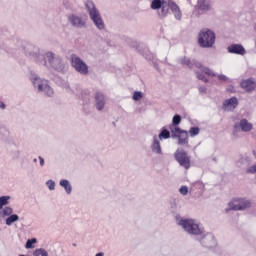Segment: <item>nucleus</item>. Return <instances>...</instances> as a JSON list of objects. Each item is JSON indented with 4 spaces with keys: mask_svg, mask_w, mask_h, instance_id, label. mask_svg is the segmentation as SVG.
Wrapping results in <instances>:
<instances>
[{
    "mask_svg": "<svg viewBox=\"0 0 256 256\" xmlns=\"http://www.w3.org/2000/svg\"><path fill=\"white\" fill-rule=\"evenodd\" d=\"M71 66L83 76L89 74V66L76 54L71 55Z\"/></svg>",
    "mask_w": 256,
    "mask_h": 256,
    "instance_id": "423d86ee",
    "label": "nucleus"
},
{
    "mask_svg": "<svg viewBox=\"0 0 256 256\" xmlns=\"http://www.w3.org/2000/svg\"><path fill=\"white\" fill-rule=\"evenodd\" d=\"M171 137V132L166 129V127H162V131H160V134H158V139H169Z\"/></svg>",
    "mask_w": 256,
    "mask_h": 256,
    "instance_id": "5701e85b",
    "label": "nucleus"
},
{
    "mask_svg": "<svg viewBox=\"0 0 256 256\" xmlns=\"http://www.w3.org/2000/svg\"><path fill=\"white\" fill-rule=\"evenodd\" d=\"M228 92H233L234 87L233 86H229V88L226 89Z\"/></svg>",
    "mask_w": 256,
    "mask_h": 256,
    "instance_id": "c03bdc74",
    "label": "nucleus"
},
{
    "mask_svg": "<svg viewBox=\"0 0 256 256\" xmlns=\"http://www.w3.org/2000/svg\"><path fill=\"white\" fill-rule=\"evenodd\" d=\"M1 131L8 133V131L5 128H1Z\"/></svg>",
    "mask_w": 256,
    "mask_h": 256,
    "instance_id": "09e8293b",
    "label": "nucleus"
},
{
    "mask_svg": "<svg viewBox=\"0 0 256 256\" xmlns=\"http://www.w3.org/2000/svg\"><path fill=\"white\" fill-rule=\"evenodd\" d=\"M73 246H77V245L74 243Z\"/></svg>",
    "mask_w": 256,
    "mask_h": 256,
    "instance_id": "864d4df0",
    "label": "nucleus"
},
{
    "mask_svg": "<svg viewBox=\"0 0 256 256\" xmlns=\"http://www.w3.org/2000/svg\"><path fill=\"white\" fill-rule=\"evenodd\" d=\"M19 220V216L17 214L9 215V217L6 219V225L11 226L14 222H17Z\"/></svg>",
    "mask_w": 256,
    "mask_h": 256,
    "instance_id": "393cba45",
    "label": "nucleus"
},
{
    "mask_svg": "<svg viewBox=\"0 0 256 256\" xmlns=\"http://www.w3.org/2000/svg\"><path fill=\"white\" fill-rule=\"evenodd\" d=\"M227 52L235 55H245L246 50L241 44H233L227 47Z\"/></svg>",
    "mask_w": 256,
    "mask_h": 256,
    "instance_id": "4468645a",
    "label": "nucleus"
},
{
    "mask_svg": "<svg viewBox=\"0 0 256 256\" xmlns=\"http://www.w3.org/2000/svg\"><path fill=\"white\" fill-rule=\"evenodd\" d=\"M13 213V209L11 207H5V209L3 210V214L5 216H11Z\"/></svg>",
    "mask_w": 256,
    "mask_h": 256,
    "instance_id": "72a5a7b5",
    "label": "nucleus"
},
{
    "mask_svg": "<svg viewBox=\"0 0 256 256\" xmlns=\"http://www.w3.org/2000/svg\"><path fill=\"white\" fill-rule=\"evenodd\" d=\"M181 116L176 114L174 115V117L172 118V124H170V126H178L181 123Z\"/></svg>",
    "mask_w": 256,
    "mask_h": 256,
    "instance_id": "cd10ccee",
    "label": "nucleus"
},
{
    "mask_svg": "<svg viewBox=\"0 0 256 256\" xmlns=\"http://www.w3.org/2000/svg\"><path fill=\"white\" fill-rule=\"evenodd\" d=\"M195 73L198 80L203 81L205 79V75L203 73H200L199 71H196Z\"/></svg>",
    "mask_w": 256,
    "mask_h": 256,
    "instance_id": "ea45409f",
    "label": "nucleus"
},
{
    "mask_svg": "<svg viewBox=\"0 0 256 256\" xmlns=\"http://www.w3.org/2000/svg\"><path fill=\"white\" fill-rule=\"evenodd\" d=\"M202 81H204V83H208L209 82V80L206 77Z\"/></svg>",
    "mask_w": 256,
    "mask_h": 256,
    "instance_id": "49530a36",
    "label": "nucleus"
},
{
    "mask_svg": "<svg viewBox=\"0 0 256 256\" xmlns=\"http://www.w3.org/2000/svg\"><path fill=\"white\" fill-rule=\"evenodd\" d=\"M60 185L66 190V193L70 195L72 193V185L66 179L60 181Z\"/></svg>",
    "mask_w": 256,
    "mask_h": 256,
    "instance_id": "4be33fe9",
    "label": "nucleus"
},
{
    "mask_svg": "<svg viewBox=\"0 0 256 256\" xmlns=\"http://www.w3.org/2000/svg\"><path fill=\"white\" fill-rule=\"evenodd\" d=\"M106 99L103 93L97 92L95 94V106L98 111H102L105 107Z\"/></svg>",
    "mask_w": 256,
    "mask_h": 256,
    "instance_id": "2eb2a0df",
    "label": "nucleus"
},
{
    "mask_svg": "<svg viewBox=\"0 0 256 256\" xmlns=\"http://www.w3.org/2000/svg\"><path fill=\"white\" fill-rule=\"evenodd\" d=\"M189 192V188L187 186L180 187V194L186 196Z\"/></svg>",
    "mask_w": 256,
    "mask_h": 256,
    "instance_id": "c9c22d12",
    "label": "nucleus"
},
{
    "mask_svg": "<svg viewBox=\"0 0 256 256\" xmlns=\"http://www.w3.org/2000/svg\"><path fill=\"white\" fill-rule=\"evenodd\" d=\"M39 160H40V165L43 167L45 164L44 159L41 156H39Z\"/></svg>",
    "mask_w": 256,
    "mask_h": 256,
    "instance_id": "79ce46f5",
    "label": "nucleus"
},
{
    "mask_svg": "<svg viewBox=\"0 0 256 256\" xmlns=\"http://www.w3.org/2000/svg\"><path fill=\"white\" fill-rule=\"evenodd\" d=\"M154 68L159 71V65L157 63H154Z\"/></svg>",
    "mask_w": 256,
    "mask_h": 256,
    "instance_id": "a18cd8bd",
    "label": "nucleus"
},
{
    "mask_svg": "<svg viewBox=\"0 0 256 256\" xmlns=\"http://www.w3.org/2000/svg\"><path fill=\"white\" fill-rule=\"evenodd\" d=\"M178 225L184 228V231L190 235L200 236V244L206 248H213L217 245L215 236L211 233H206L204 228H200L193 219H182Z\"/></svg>",
    "mask_w": 256,
    "mask_h": 256,
    "instance_id": "f257e3e1",
    "label": "nucleus"
},
{
    "mask_svg": "<svg viewBox=\"0 0 256 256\" xmlns=\"http://www.w3.org/2000/svg\"><path fill=\"white\" fill-rule=\"evenodd\" d=\"M202 72H204V74L208 75V76H212V77H216L217 75L209 68H204L202 70Z\"/></svg>",
    "mask_w": 256,
    "mask_h": 256,
    "instance_id": "7c9ffc66",
    "label": "nucleus"
},
{
    "mask_svg": "<svg viewBox=\"0 0 256 256\" xmlns=\"http://www.w3.org/2000/svg\"><path fill=\"white\" fill-rule=\"evenodd\" d=\"M20 256H26V255H20Z\"/></svg>",
    "mask_w": 256,
    "mask_h": 256,
    "instance_id": "5fc2aeb1",
    "label": "nucleus"
},
{
    "mask_svg": "<svg viewBox=\"0 0 256 256\" xmlns=\"http://www.w3.org/2000/svg\"><path fill=\"white\" fill-rule=\"evenodd\" d=\"M0 109L2 110L6 109V105L3 102H0Z\"/></svg>",
    "mask_w": 256,
    "mask_h": 256,
    "instance_id": "37998d69",
    "label": "nucleus"
},
{
    "mask_svg": "<svg viewBox=\"0 0 256 256\" xmlns=\"http://www.w3.org/2000/svg\"><path fill=\"white\" fill-rule=\"evenodd\" d=\"M46 185L48 186L49 190H51V191L55 190L56 184H55V182L53 180L47 181Z\"/></svg>",
    "mask_w": 256,
    "mask_h": 256,
    "instance_id": "2f4dec72",
    "label": "nucleus"
},
{
    "mask_svg": "<svg viewBox=\"0 0 256 256\" xmlns=\"http://www.w3.org/2000/svg\"><path fill=\"white\" fill-rule=\"evenodd\" d=\"M174 160H176L180 166L184 167V169L191 167V157L184 149H176V152H174Z\"/></svg>",
    "mask_w": 256,
    "mask_h": 256,
    "instance_id": "0eeeda50",
    "label": "nucleus"
},
{
    "mask_svg": "<svg viewBox=\"0 0 256 256\" xmlns=\"http://www.w3.org/2000/svg\"><path fill=\"white\" fill-rule=\"evenodd\" d=\"M32 83L34 87L38 89V92H44L49 97H51L54 94L53 89L47 84V81L35 77L32 80Z\"/></svg>",
    "mask_w": 256,
    "mask_h": 256,
    "instance_id": "6e6552de",
    "label": "nucleus"
},
{
    "mask_svg": "<svg viewBox=\"0 0 256 256\" xmlns=\"http://www.w3.org/2000/svg\"><path fill=\"white\" fill-rule=\"evenodd\" d=\"M254 30H255V32H256V26H254Z\"/></svg>",
    "mask_w": 256,
    "mask_h": 256,
    "instance_id": "8fccbe9b",
    "label": "nucleus"
},
{
    "mask_svg": "<svg viewBox=\"0 0 256 256\" xmlns=\"http://www.w3.org/2000/svg\"><path fill=\"white\" fill-rule=\"evenodd\" d=\"M11 199L10 196H2L0 197V210L3 208V206L9 204V200Z\"/></svg>",
    "mask_w": 256,
    "mask_h": 256,
    "instance_id": "a878e982",
    "label": "nucleus"
},
{
    "mask_svg": "<svg viewBox=\"0 0 256 256\" xmlns=\"http://www.w3.org/2000/svg\"><path fill=\"white\" fill-rule=\"evenodd\" d=\"M24 53L26 56H29L36 63L41 64L43 66L47 65L45 56L40 53V49L30 43L24 45Z\"/></svg>",
    "mask_w": 256,
    "mask_h": 256,
    "instance_id": "20e7f679",
    "label": "nucleus"
},
{
    "mask_svg": "<svg viewBox=\"0 0 256 256\" xmlns=\"http://www.w3.org/2000/svg\"><path fill=\"white\" fill-rule=\"evenodd\" d=\"M216 42V34L210 29H202L198 33V45L200 48H212Z\"/></svg>",
    "mask_w": 256,
    "mask_h": 256,
    "instance_id": "7ed1b4c3",
    "label": "nucleus"
},
{
    "mask_svg": "<svg viewBox=\"0 0 256 256\" xmlns=\"http://www.w3.org/2000/svg\"><path fill=\"white\" fill-rule=\"evenodd\" d=\"M180 64H182V66L188 67V69H193V60H190L186 57L180 59Z\"/></svg>",
    "mask_w": 256,
    "mask_h": 256,
    "instance_id": "b1692460",
    "label": "nucleus"
},
{
    "mask_svg": "<svg viewBox=\"0 0 256 256\" xmlns=\"http://www.w3.org/2000/svg\"><path fill=\"white\" fill-rule=\"evenodd\" d=\"M48 61L52 68H54L58 72H63L65 69V65L62 63V59L60 57H55L52 52H48L46 54Z\"/></svg>",
    "mask_w": 256,
    "mask_h": 256,
    "instance_id": "1a4fd4ad",
    "label": "nucleus"
},
{
    "mask_svg": "<svg viewBox=\"0 0 256 256\" xmlns=\"http://www.w3.org/2000/svg\"><path fill=\"white\" fill-rule=\"evenodd\" d=\"M142 98H143L142 92H134V96H133L134 101H139Z\"/></svg>",
    "mask_w": 256,
    "mask_h": 256,
    "instance_id": "473e14b6",
    "label": "nucleus"
},
{
    "mask_svg": "<svg viewBox=\"0 0 256 256\" xmlns=\"http://www.w3.org/2000/svg\"><path fill=\"white\" fill-rule=\"evenodd\" d=\"M231 210L240 211L251 207V202L243 199H234L228 203Z\"/></svg>",
    "mask_w": 256,
    "mask_h": 256,
    "instance_id": "9d476101",
    "label": "nucleus"
},
{
    "mask_svg": "<svg viewBox=\"0 0 256 256\" xmlns=\"http://www.w3.org/2000/svg\"><path fill=\"white\" fill-rule=\"evenodd\" d=\"M195 9L196 16H201L202 14L208 13L212 9L211 0H198Z\"/></svg>",
    "mask_w": 256,
    "mask_h": 256,
    "instance_id": "9b49d317",
    "label": "nucleus"
},
{
    "mask_svg": "<svg viewBox=\"0 0 256 256\" xmlns=\"http://www.w3.org/2000/svg\"><path fill=\"white\" fill-rule=\"evenodd\" d=\"M246 173H249V174H254V173H256V164H255V165H252L251 167H249V168L246 170Z\"/></svg>",
    "mask_w": 256,
    "mask_h": 256,
    "instance_id": "4c0bfd02",
    "label": "nucleus"
},
{
    "mask_svg": "<svg viewBox=\"0 0 256 256\" xmlns=\"http://www.w3.org/2000/svg\"><path fill=\"white\" fill-rule=\"evenodd\" d=\"M36 242H37V240H36L35 238L29 239V240L27 241V243H26V248H27V249H31V248L33 247V243H36Z\"/></svg>",
    "mask_w": 256,
    "mask_h": 256,
    "instance_id": "f704fd0d",
    "label": "nucleus"
},
{
    "mask_svg": "<svg viewBox=\"0 0 256 256\" xmlns=\"http://www.w3.org/2000/svg\"><path fill=\"white\" fill-rule=\"evenodd\" d=\"M33 254L34 256H48V252L43 248L36 249Z\"/></svg>",
    "mask_w": 256,
    "mask_h": 256,
    "instance_id": "c85d7f7f",
    "label": "nucleus"
},
{
    "mask_svg": "<svg viewBox=\"0 0 256 256\" xmlns=\"http://www.w3.org/2000/svg\"><path fill=\"white\" fill-rule=\"evenodd\" d=\"M238 104V99L236 97H231L230 99H227L223 102V107H232V109H236Z\"/></svg>",
    "mask_w": 256,
    "mask_h": 256,
    "instance_id": "6ab92c4d",
    "label": "nucleus"
},
{
    "mask_svg": "<svg viewBox=\"0 0 256 256\" xmlns=\"http://www.w3.org/2000/svg\"><path fill=\"white\" fill-rule=\"evenodd\" d=\"M217 78L219 81L222 82H227L229 80L228 77H226L225 75H218Z\"/></svg>",
    "mask_w": 256,
    "mask_h": 256,
    "instance_id": "a19ab883",
    "label": "nucleus"
},
{
    "mask_svg": "<svg viewBox=\"0 0 256 256\" xmlns=\"http://www.w3.org/2000/svg\"><path fill=\"white\" fill-rule=\"evenodd\" d=\"M176 139H178V145L180 146L189 144V134L185 130H182V132L176 136Z\"/></svg>",
    "mask_w": 256,
    "mask_h": 256,
    "instance_id": "a211bd4d",
    "label": "nucleus"
},
{
    "mask_svg": "<svg viewBox=\"0 0 256 256\" xmlns=\"http://www.w3.org/2000/svg\"><path fill=\"white\" fill-rule=\"evenodd\" d=\"M96 256H104L103 252L98 253Z\"/></svg>",
    "mask_w": 256,
    "mask_h": 256,
    "instance_id": "de8ad7c7",
    "label": "nucleus"
},
{
    "mask_svg": "<svg viewBox=\"0 0 256 256\" xmlns=\"http://www.w3.org/2000/svg\"><path fill=\"white\" fill-rule=\"evenodd\" d=\"M82 99L84 101V104L90 103V92L88 90L82 92Z\"/></svg>",
    "mask_w": 256,
    "mask_h": 256,
    "instance_id": "bb28decb",
    "label": "nucleus"
},
{
    "mask_svg": "<svg viewBox=\"0 0 256 256\" xmlns=\"http://www.w3.org/2000/svg\"><path fill=\"white\" fill-rule=\"evenodd\" d=\"M196 68V69H202L203 68V65L202 63L196 61V60H193V69Z\"/></svg>",
    "mask_w": 256,
    "mask_h": 256,
    "instance_id": "e433bc0d",
    "label": "nucleus"
},
{
    "mask_svg": "<svg viewBox=\"0 0 256 256\" xmlns=\"http://www.w3.org/2000/svg\"><path fill=\"white\" fill-rule=\"evenodd\" d=\"M189 133H190V137H195V136L199 135L200 128L199 127H192V128H190Z\"/></svg>",
    "mask_w": 256,
    "mask_h": 256,
    "instance_id": "c756f323",
    "label": "nucleus"
},
{
    "mask_svg": "<svg viewBox=\"0 0 256 256\" xmlns=\"http://www.w3.org/2000/svg\"><path fill=\"white\" fill-rule=\"evenodd\" d=\"M241 129L242 132H250L253 129V125L248 122L247 119L240 120L239 124L234 125V129Z\"/></svg>",
    "mask_w": 256,
    "mask_h": 256,
    "instance_id": "dca6fc26",
    "label": "nucleus"
},
{
    "mask_svg": "<svg viewBox=\"0 0 256 256\" xmlns=\"http://www.w3.org/2000/svg\"><path fill=\"white\" fill-rule=\"evenodd\" d=\"M240 88L246 93H252L256 90V81L253 78L244 79L240 82Z\"/></svg>",
    "mask_w": 256,
    "mask_h": 256,
    "instance_id": "ddd939ff",
    "label": "nucleus"
},
{
    "mask_svg": "<svg viewBox=\"0 0 256 256\" xmlns=\"http://www.w3.org/2000/svg\"><path fill=\"white\" fill-rule=\"evenodd\" d=\"M164 4H166L165 0H152L150 8H152V10H159L164 6Z\"/></svg>",
    "mask_w": 256,
    "mask_h": 256,
    "instance_id": "412c9836",
    "label": "nucleus"
},
{
    "mask_svg": "<svg viewBox=\"0 0 256 256\" xmlns=\"http://www.w3.org/2000/svg\"><path fill=\"white\" fill-rule=\"evenodd\" d=\"M150 149H152V153L154 154H158V155L162 154L161 143L157 135H154V137H152V145H150Z\"/></svg>",
    "mask_w": 256,
    "mask_h": 256,
    "instance_id": "f3484780",
    "label": "nucleus"
},
{
    "mask_svg": "<svg viewBox=\"0 0 256 256\" xmlns=\"http://www.w3.org/2000/svg\"><path fill=\"white\" fill-rule=\"evenodd\" d=\"M198 92H200V95L207 94V88L205 86L198 87Z\"/></svg>",
    "mask_w": 256,
    "mask_h": 256,
    "instance_id": "58836bf2",
    "label": "nucleus"
},
{
    "mask_svg": "<svg viewBox=\"0 0 256 256\" xmlns=\"http://www.w3.org/2000/svg\"><path fill=\"white\" fill-rule=\"evenodd\" d=\"M85 7L89 13L90 19L93 21L95 26L101 31L104 30L105 23H104V20L101 16L99 10L96 8V4H94V2H92V0H87L85 2Z\"/></svg>",
    "mask_w": 256,
    "mask_h": 256,
    "instance_id": "f03ea898",
    "label": "nucleus"
},
{
    "mask_svg": "<svg viewBox=\"0 0 256 256\" xmlns=\"http://www.w3.org/2000/svg\"><path fill=\"white\" fill-rule=\"evenodd\" d=\"M68 20L71 25L77 29L86 28V21L83 20L81 16H77L76 14H70Z\"/></svg>",
    "mask_w": 256,
    "mask_h": 256,
    "instance_id": "f8f14e48",
    "label": "nucleus"
},
{
    "mask_svg": "<svg viewBox=\"0 0 256 256\" xmlns=\"http://www.w3.org/2000/svg\"><path fill=\"white\" fill-rule=\"evenodd\" d=\"M170 133H171V137L172 139H176L178 135H180L183 130L181 128H179L178 126H174V125H170Z\"/></svg>",
    "mask_w": 256,
    "mask_h": 256,
    "instance_id": "aec40b11",
    "label": "nucleus"
},
{
    "mask_svg": "<svg viewBox=\"0 0 256 256\" xmlns=\"http://www.w3.org/2000/svg\"><path fill=\"white\" fill-rule=\"evenodd\" d=\"M34 162H37V159H34Z\"/></svg>",
    "mask_w": 256,
    "mask_h": 256,
    "instance_id": "603ef678",
    "label": "nucleus"
},
{
    "mask_svg": "<svg viewBox=\"0 0 256 256\" xmlns=\"http://www.w3.org/2000/svg\"><path fill=\"white\" fill-rule=\"evenodd\" d=\"M160 9L161 10L158 13L160 18L167 17L170 9L172 11V14H174V18H176V20L180 21L182 19V12L178 4H176V2H173V0H168V4H164Z\"/></svg>",
    "mask_w": 256,
    "mask_h": 256,
    "instance_id": "39448f33",
    "label": "nucleus"
},
{
    "mask_svg": "<svg viewBox=\"0 0 256 256\" xmlns=\"http://www.w3.org/2000/svg\"><path fill=\"white\" fill-rule=\"evenodd\" d=\"M146 60H150V58L146 57Z\"/></svg>",
    "mask_w": 256,
    "mask_h": 256,
    "instance_id": "3c124183",
    "label": "nucleus"
}]
</instances>
